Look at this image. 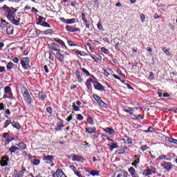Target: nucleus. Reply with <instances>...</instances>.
I'll list each match as a JSON object with an SVG mask.
<instances>
[{
	"label": "nucleus",
	"instance_id": "nucleus-1",
	"mask_svg": "<svg viewBox=\"0 0 177 177\" xmlns=\"http://www.w3.org/2000/svg\"><path fill=\"white\" fill-rule=\"evenodd\" d=\"M3 9L5 10V12H7L6 17L9 20H12V19L15 18V12H13V10L10 9V8L8 7L6 5H4L3 6Z\"/></svg>",
	"mask_w": 177,
	"mask_h": 177
},
{
	"label": "nucleus",
	"instance_id": "nucleus-2",
	"mask_svg": "<svg viewBox=\"0 0 177 177\" xmlns=\"http://www.w3.org/2000/svg\"><path fill=\"white\" fill-rule=\"evenodd\" d=\"M160 167L167 172H169L174 168V165L169 162L163 161L160 163Z\"/></svg>",
	"mask_w": 177,
	"mask_h": 177
},
{
	"label": "nucleus",
	"instance_id": "nucleus-3",
	"mask_svg": "<svg viewBox=\"0 0 177 177\" xmlns=\"http://www.w3.org/2000/svg\"><path fill=\"white\" fill-rule=\"evenodd\" d=\"M21 64L24 70L30 68V59L28 57H24L21 60Z\"/></svg>",
	"mask_w": 177,
	"mask_h": 177
},
{
	"label": "nucleus",
	"instance_id": "nucleus-4",
	"mask_svg": "<svg viewBox=\"0 0 177 177\" xmlns=\"http://www.w3.org/2000/svg\"><path fill=\"white\" fill-rule=\"evenodd\" d=\"M93 84L95 89H96L97 91H99L100 92H105L106 91L103 85H102V84L99 83V82L93 80Z\"/></svg>",
	"mask_w": 177,
	"mask_h": 177
},
{
	"label": "nucleus",
	"instance_id": "nucleus-5",
	"mask_svg": "<svg viewBox=\"0 0 177 177\" xmlns=\"http://www.w3.org/2000/svg\"><path fill=\"white\" fill-rule=\"evenodd\" d=\"M24 99L28 104H31L32 102V98H31V96L30 95V93H28V91L25 90V91L23 93Z\"/></svg>",
	"mask_w": 177,
	"mask_h": 177
},
{
	"label": "nucleus",
	"instance_id": "nucleus-6",
	"mask_svg": "<svg viewBox=\"0 0 177 177\" xmlns=\"http://www.w3.org/2000/svg\"><path fill=\"white\" fill-rule=\"evenodd\" d=\"M27 172L26 168H22L21 171L14 170L13 177H24V174Z\"/></svg>",
	"mask_w": 177,
	"mask_h": 177
},
{
	"label": "nucleus",
	"instance_id": "nucleus-7",
	"mask_svg": "<svg viewBox=\"0 0 177 177\" xmlns=\"http://www.w3.org/2000/svg\"><path fill=\"white\" fill-rule=\"evenodd\" d=\"M48 49L54 52H60V46L57 43H52L48 45Z\"/></svg>",
	"mask_w": 177,
	"mask_h": 177
},
{
	"label": "nucleus",
	"instance_id": "nucleus-8",
	"mask_svg": "<svg viewBox=\"0 0 177 177\" xmlns=\"http://www.w3.org/2000/svg\"><path fill=\"white\" fill-rule=\"evenodd\" d=\"M69 158H71L72 161H77L78 162H84V158H82V156H81L71 154L69 156Z\"/></svg>",
	"mask_w": 177,
	"mask_h": 177
},
{
	"label": "nucleus",
	"instance_id": "nucleus-9",
	"mask_svg": "<svg viewBox=\"0 0 177 177\" xmlns=\"http://www.w3.org/2000/svg\"><path fill=\"white\" fill-rule=\"evenodd\" d=\"M153 174H156V169L152 167L151 169L148 168L146 170H144L142 175H144V176L149 177L150 175H153Z\"/></svg>",
	"mask_w": 177,
	"mask_h": 177
},
{
	"label": "nucleus",
	"instance_id": "nucleus-10",
	"mask_svg": "<svg viewBox=\"0 0 177 177\" xmlns=\"http://www.w3.org/2000/svg\"><path fill=\"white\" fill-rule=\"evenodd\" d=\"M103 131L106 133H109V136H112L113 135H114V133H115V131L111 127H106L105 129H103Z\"/></svg>",
	"mask_w": 177,
	"mask_h": 177
},
{
	"label": "nucleus",
	"instance_id": "nucleus-11",
	"mask_svg": "<svg viewBox=\"0 0 177 177\" xmlns=\"http://www.w3.org/2000/svg\"><path fill=\"white\" fill-rule=\"evenodd\" d=\"M8 161L9 157L3 156V158H1V160H0V165H1V167H6L8 165Z\"/></svg>",
	"mask_w": 177,
	"mask_h": 177
},
{
	"label": "nucleus",
	"instance_id": "nucleus-12",
	"mask_svg": "<svg viewBox=\"0 0 177 177\" xmlns=\"http://www.w3.org/2000/svg\"><path fill=\"white\" fill-rule=\"evenodd\" d=\"M65 28H66V30L68 31L69 32H77L78 31H81V29L78 28H75L74 27H71L68 25L66 26Z\"/></svg>",
	"mask_w": 177,
	"mask_h": 177
},
{
	"label": "nucleus",
	"instance_id": "nucleus-13",
	"mask_svg": "<svg viewBox=\"0 0 177 177\" xmlns=\"http://www.w3.org/2000/svg\"><path fill=\"white\" fill-rule=\"evenodd\" d=\"M30 161L32 165H39V164L41 163V160L39 159H37V157L35 156H31Z\"/></svg>",
	"mask_w": 177,
	"mask_h": 177
},
{
	"label": "nucleus",
	"instance_id": "nucleus-14",
	"mask_svg": "<svg viewBox=\"0 0 177 177\" xmlns=\"http://www.w3.org/2000/svg\"><path fill=\"white\" fill-rule=\"evenodd\" d=\"M44 161H47V164H50L53 161V156H45L43 157Z\"/></svg>",
	"mask_w": 177,
	"mask_h": 177
},
{
	"label": "nucleus",
	"instance_id": "nucleus-15",
	"mask_svg": "<svg viewBox=\"0 0 177 177\" xmlns=\"http://www.w3.org/2000/svg\"><path fill=\"white\" fill-rule=\"evenodd\" d=\"M92 83L93 84V80H92V79L86 80V85L89 91H92Z\"/></svg>",
	"mask_w": 177,
	"mask_h": 177
},
{
	"label": "nucleus",
	"instance_id": "nucleus-16",
	"mask_svg": "<svg viewBox=\"0 0 177 177\" xmlns=\"http://www.w3.org/2000/svg\"><path fill=\"white\" fill-rule=\"evenodd\" d=\"M95 132H96V127H95L86 128V133H95Z\"/></svg>",
	"mask_w": 177,
	"mask_h": 177
},
{
	"label": "nucleus",
	"instance_id": "nucleus-17",
	"mask_svg": "<svg viewBox=\"0 0 177 177\" xmlns=\"http://www.w3.org/2000/svg\"><path fill=\"white\" fill-rule=\"evenodd\" d=\"M108 146L109 147V149L111 150V151H113L114 149H118V145L115 142H112L111 144H108Z\"/></svg>",
	"mask_w": 177,
	"mask_h": 177
},
{
	"label": "nucleus",
	"instance_id": "nucleus-18",
	"mask_svg": "<svg viewBox=\"0 0 177 177\" xmlns=\"http://www.w3.org/2000/svg\"><path fill=\"white\" fill-rule=\"evenodd\" d=\"M75 74V77L77 80V82H82V78L81 77V73H80V71H76Z\"/></svg>",
	"mask_w": 177,
	"mask_h": 177
},
{
	"label": "nucleus",
	"instance_id": "nucleus-19",
	"mask_svg": "<svg viewBox=\"0 0 177 177\" xmlns=\"http://www.w3.org/2000/svg\"><path fill=\"white\" fill-rule=\"evenodd\" d=\"M116 177H128V172L127 171H118Z\"/></svg>",
	"mask_w": 177,
	"mask_h": 177
},
{
	"label": "nucleus",
	"instance_id": "nucleus-20",
	"mask_svg": "<svg viewBox=\"0 0 177 177\" xmlns=\"http://www.w3.org/2000/svg\"><path fill=\"white\" fill-rule=\"evenodd\" d=\"M167 155H160L158 156V160H166V161H171V158H167Z\"/></svg>",
	"mask_w": 177,
	"mask_h": 177
},
{
	"label": "nucleus",
	"instance_id": "nucleus-21",
	"mask_svg": "<svg viewBox=\"0 0 177 177\" xmlns=\"http://www.w3.org/2000/svg\"><path fill=\"white\" fill-rule=\"evenodd\" d=\"M8 26H9V23L6 22L5 19H1V22L0 23V27L1 28H6V27H7Z\"/></svg>",
	"mask_w": 177,
	"mask_h": 177
},
{
	"label": "nucleus",
	"instance_id": "nucleus-22",
	"mask_svg": "<svg viewBox=\"0 0 177 177\" xmlns=\"http://www.w3.org/2000/svg\"><path fill=\"white\" fill-rule=\"evenodd\" d=\"M56 56L58 57L59 62H64V55H62L59 51L57 52Z\"/></svg>",
	"mask_w": 177,
	"mask_h": 177
},
{
	"label": "nucleus",
	"instance_id": "nucleus-23",
	"mask_svg": "<svg viewBox=\"0 0 177 177\" xmlns=\"http://www.w3.org/2000/svg\"><path fill=\"white\" fill-rule=\"evenodd\" d=\"M55 42H58L60 45L62 46H64L66 48V44H64V41L57 37L53 39Z\"/></svg>",
	"mask_w": 177,
	"mask_h": 177
},
{
	"label": "nucleus",
	"instance_id": "nucleus-24",
	"mask_svg": "<svg viewBox=\"0 0 177 177\" xmlns=\"http://www.w3.org/2000/svg\"><path fill=\"white\" fill-rule=\"evenodd\" d=\"M129 172L131 175V176H135L136 175H138V174H136V170L133 167L129 168Z\"/></svg>",
	"mask_w": 177,
	"mask_h": 177
},
{
	"label": "nucleus",
	"instance_id": "nucleus-25",
	"mask_svg": "<svg viewBox=\"0 0 177 177\" xmlns=\"http://www.w3.org/2000/svg\"><path fill=\"white\" fill-rule=\"evenodd\" d=\"M17 146L21 150H26L27 149V145L24 142H19L17 144Z\"/></svg>",
	"mask_w": 177,
	"mask_h": 177
},
{
	"label": "nucleus",
	"instance_id": "nucleus-26",
	"mask_svg": "<svg viewBox=\"0 0 177 177\" xmlns=\"http://www.w3.org/2000/svg\"><path fill=\"white\" fill-rule=\"evenodd\" d=\"M3 137L4 138V139H6L8 145H9V143H10V142H12V140H13V139L10 140V139L8 138H9V133H4L3 135Z\"/></svg>",
	"mask_w": 177,
	"mask_h": 177
},
{
	"label": "nucleus",
	"instance_id": "nucleus-27",
	"mask_svg": "<svg viewBox=\"0 0 177 177\" xmlns=\"http://www.w3.org/2000/svg\"><path fill=\"white\" fill-rule=\"evenodd\" d=\"M19 147H16V146H12L10 149H9V151H10L11 153H16L17 151V150H19Z\"/></svg>",
	"mask_w": 177,
	"mask_h": 177
},
{
	"label": "nucleus",
	"instance_id": "nucleus-28",
	"mask_svg": "<svg viewBox=\"0 0 177 177\" xmlns=\"http://www.w3.org/2000/svg\"><path fill=\"white\" fill-rule=\"evenodd\" d=\"M6 32L8 35H12L13 34V27L9 26L6 29Z\"/></svg>",
	"mask_w": 177,
	"mask_h": 177
},
{
	"label": "nucleus",
	"instance_id": "nucleus-29",
	"mask_svg": "<svg viewBox=\"0 0 177 177\" xmlns=\"http://www.w3.org/2000/svg\"><path fill=\"white\" fill-rule=\"evenodd\" d=\"M12 23L15 24V26H19L20 24V18H18L17 19H15V17L12 19H10Z\"/></svg>",
	"mask_w": 177,
	"mask_h": 177
},
{
	"label": "nucleus",
	"instance_id": "nucleus-30",
	"mask_svg": "<svg viewBox=\"0 0 177 177\" xmlns=\"http://www.w3.org/2000/svg\"><path fill=\"white\" fill-rule=\"evenodd\" d=\"M39 97L41 99V100H44V99L46 98V94L44 92L39 93Z\"/></svg>",
	"mask_w": 177,
	"mask_h": 177
},
{
	"label": "nucleus",
	"instance_id": "nucleus-31",
	"mask_svg": "<svg viewBox=\"0 0 177 177\" xmlns=\"http://www.w3.org/2000/svg\"><path fill=\"white\" fill-rule=\"evenodd\" d=\"M90 175H92V176H99V171L92 170L90 171Z\"/></svg>",
	"mask_w": 177,
	"mask_h": 177
},
{
	"label": "nucleus",
	"instance_id": "nucleus-32",
	"mask_svg": "<svg viewBox=\"0 0 177 177\" xmlns=\"http://www.w3.org/2000/svg\"><path fill=\"white\" fill-rule=\"evenodd\" d=\"M76 22L75 19L73 18L71 19H66V24H74Z\"/></svg>",
	"mask_w": 177,
	"mask_h": 177
},
{
	"label": "nucleus",
	"instance_id": "nucleus-33",
	"mask_svg": "<svg viewBox=\"0 0 177 177\" xmlns=\"http://www.w3.org/2000/svg\"><path fill=\"white\" fill-rule=\"evenodd\" d=\"M63 174H64L63 171H62V169H57L55 172V175L57 177L62 176Z\"/></svg>",
	"mask_w": 177,
	"mask_h": 177
},
{
	"label": "nucleus",
	"instance_id": "nucleus-34",
	"mask_svg": "<svg viewBox=\"0 0 177 177\" xmlns=\"http://www.w3.org/2000/svg\"><path fill=\"white\" fill-rule=\"evenodd\" d=\"M86 124H90V125H94L95 123H93V119L92 118L88 117L87 118V122H86Z\"/></svg>",
	"mask_w": 177,
	"mask_h": 177
},
{
	"label": "nucleus",
	"instance_id": "nucleus-35",
	"mask_svg": "<svg viewBox=\"0 0 177 177\" xmlns=\"http://www.w3.org/2000/svg\"><path fill=\"white\" fill-rule=\"evenodd\" d=\"M82 73H84V74H85V75H86V77H89V75H91V73H89V71H88V70L85 69V68H81Z\"/></svg>",
	"mask_w": 177,
	"mask_h": 177
},
{
	"label": "nucleus",
	"instance_id": "nucleus-36",
	"mask_svg": "<svg viewBox=\"0 0 177 177\" xmlns=\"http://www.w3.org/2000/svg\"><path fill=\"white\" fill-rule=\"evenodd\" d=\"M7 70H12V68H13V67H15V64L10 62L8 64H7Z\"/></svg>",
	"mask_w": 177,
	"mask_h": 177
},
{
	"label": "nucleus",
	"instance_id": "nucleus-37",
	"mask_svg": "<svg viewBox=\"0 0 177 177\" xmlns=\"http://www.w3.org/2000/svg\"><path fill=\"white\" fill-rule=\"evenodd\" d=\"M12 125L14 128H16L17 129H20V128H21V126H20V124L17 122H12Z\"/></svg>",
	"mask_w": 177,
	"mask_h": 177
},
{
	"label": "nucleus",
	"instance_id": "nucleus-38",
	"mask_svg": "<svg viewBox=\"0 0 177 177\" xmlns=\"http://www.w3.org/2000/svg\"><path fill=\"white\" fill-rule=\"evenodd\" d=\"M97 103L100 107H106V106H107V104H105V102H104L103 100H102L98 101Z\"/></svg>",
	"mask_w": 177,
	"mask_h": 177
},
{
	"label": "nucleus",
	"instance_id": "nucleus-39",
	"mask_svg": "<svg viewBox=\"0 0 177 177\" xmlns=\"http://www.w3.org/2000/svg\"><path fill=\"white\" fill-rule=\"evenodd\" d=\"M11 124H12L11 120H6L5 124H4V128H8V127H9V125H10Z\"/></svg>",
	"mask_w": 177,
	"mask_h": 177
},
{
	"label": "nucleus",
	"instance_id": "nucleus-40",
	"mask_svg": "<svg viewBox=\"0 0 177 177\" xmlns=\"http://www.w3.org/2000/svg\"><path fill=\"white\" fill-rule=\"evenodd\" d=\"M93 98L95 100H96L97 103L100 101L102 100V97H100L97 94H93Z\"/></svg>",
	"mask_w": 177,
	"mask_h": 177
},
{
	"label": "nucleus",
	"instance_id": "nucleus-41",
	"mask_svg": "<svg viewBox=\"0 0 177 177\" xmlns=\"http://www.w3.org/2000/svg\"><path fill=\"white\" fill-rule=\"evenodd\" d=\"M40 26H41L42 27H46L47 28H50V25L47 22H43L40 24Z\"/></svg>",
	"mask_w": 177,
	"mask_h": 177
},
{
	"label": "nucleus",
	"instance_id": "nucleus-42",
	"mask_svg": "<svg viewBox=\"0 0 177 177\" xmlns=\"http://www.w3.org/2000/svg\"><path fill=\"white\" fill-rule=\"evenodd\" d=\"M168 142H169L170 143H174V145H177V140L176 139H174V138H168Z\"/></svg>",
	"mask_w": 177,
	"mask_h": 177
},
{
	"label": "nucleus",
	"instance_id": "nucleus-43",
	"mask_svg": "<svg viewBox=\"0 0 177 177\" xmlns=\"http://www.w3.org/2000/svg\"><path fill=\"white\" fill-rule=\"evenodd\" d=\"M101 52H102V53H104V55H108L109 54V50H107L104 47L101 48Z\"/></svg>",
	"mask_w": 177,
	"mask_h": 177
},
{
	"label": "nucleus",
	"instance_id": "nucleus-44",
	"mask_svg": "<svg viewBox=\"0 0 177 177\" xmlns=\"http://www.w3.org/2000/svg\"><path fill=\"white\" fill-rule=\"evenodd\" d=\"M72 107L75 111H80V107H78L75 102L73 103Z\"/></svg>",
	"mask_w": 177,
	"mask_h": 177
},
{
	"label": "nucleus",
	"instance_id": "nucleus-45",
	"mask_svg": "<svg viewBox=\"0 0 177 177\" xmlns=\"http://www.w3.org/2000/svg\"><path fill=\"white\" fill-rule=\"evenodd\" d=\"M4 91H5V93H10L11 92L10 87L9 86H6L4 88Z\"/></svg>",
	"mask_w": 177,
	"mask_h": 177
},
{
	"label": "nucleus",
	"instance_id": "nucleus-46",
	"mask_svg": "<svg viewBox=\"0 0 177 177\" xmlns=\"http://www.w3.org/2000/svg\"><path fill=\"white\" fill-rule=\"evenodd\" d=\"M162 49L163 52H165V55H167V56H169L171 55V53H169V50H167L166 48H162Z\"/></svg>",
	"mask_w": 177,
	"mask_h": 177
},
{
	"label": "nucleus",
	"instance_id": "nucleus-47",
	"mask_svg": "<svg viewBox=\"0 0 177 177\" xmlns=\"http://www.w3.org/2000/svg\"><path fill=\"white\" fill-rule=\"evenodd\" d=\"M97 28L100 29V31H104V29L103 28V26H102V24L100 22H99L97 24Z\"/></svg>",
	"mask_w": 177,
	"mask_h": 177
},
{
	"label": "nucleus",
	"instance_id": "nucleus-48",
	"mask_svg": "<svg viewBox=\"0 0 177 177\" xmlns=\"http://www.w3.org/2000/svg\"><path fill=\"white\" fill-rule=\"evenodd\" d=\"M52 53H53V51H50L49 52V57H48V59L52 60V62H55V57H53V55H52Z\"/></svg>",
	"mask_w": 177,
	"mask_h": 177
},
{
	"label": "nucleus",
	"instance_id": "nucleus-49",
	"mask_svg": "<svg viewBox=\"0 0 177 177\" xmlns=\"http://www.w3.org/2000/svg\"><path fill=\"white\" fill-rule=\"evenodd\" d=\"M48 34H53V30L52 29H48L44 31V35H48Z\"/></svg>",
	"mask_w": 177,
	"mask_h": 177
},
{
	"label": "nucleus",
	"instance_id": "nucleus-50",
	"mask_svg": "<svg viewBox=\"0 0 177 177\" xmlns=\"http://www.w3.org/2000/svg\"><path fill=\"white\" fill-rule=\"evenodd\" d=\"M82 20H83L84 23H88V19H86V17H85V14H82Z\"/></svg>",
	"mask_w": 177,
	"mask_h": 177
},
{
	"label": "nucleus",
	"instance_id": "nucleus-51",
	"mask_svg": "<svg viewBox=\"0 0 177 177\" xmlns=\"http://www.w3.org/2000/svg\"><path fill=\"white\" fill-rule=\"evenodd\" d=\"M67 43L69 45V46H77V45L72 41L67 40Z\"/></svg>",
	"mask_w": 177,
	"mask_h": 177
},
{
	"label": "nucleus",
	"instance_id": "nucleus-52",
	"mask_svg": "<svg viewBox=\"0 0 177 177\" xmlns=\"http://www.w3.org/2000/svg\"><path fill=\"white\" fill-rule=\"evenodd\" d=\"M123 111H125V113H129L131 115H132V114H133V109H124Z\"/></svg>",
	"mask_w": 177,
	"mask_h": 177
},
{
	"label": "nucleus",
	"instance_id": "nucleus-53",
	"mask_svg": "<svg viewBox=\"0 0 177 177\" xmlns=\"http://www.w3.org/2000/svg\"><path fill=\"white\" fill-rule=\"evenodd\" d=\"M140 20L142 23H145V19H146V17H145V15L140 14Z\"/></svg>",
	"mask_w": 177,
	"mask_h": 177
},
{
	"label": "nucleus",
	"instance_id": "nucleus-54",
	"mask_svg": "<svg viewBox=\"0 0 177 177\" xmlns=\"http://www.w3.org/2000/svg\"><path fill=\"white\" fill-rule=\"evenodd\" d=\"M73 114H74V112H72V113L66 119V121L68 122H70V121H71V120H73Z\"/></svg>",
	"mask_w": 177,
	"mask_h": 177
},
{
	"label": "nucleus",
	"instance_id": "nucleus-55",
	"mask_svg": "<svg viewBox=\"0 0 177 177\" xmlns=\"http://www.w3.org/2000/svg\"><path fill=\"white\" fill-rule=\"evenodd\" d=\"M102 74H104L106 77L110 75V73L106 69H102Z\"/></svg>",
	"mask_w": 177,
	"mask_h": 177
},
{
	"label": "nucleus",
	"instance_id": "nucleus-56",
	"mask_svg": "<svg viewBox=\"0 0 177 177\" xmlns=\"http://www.w3.org/2000/svg\"><path fill=\"white\" fill-rule=\"evenodd\" d=\"M46 111L47 113H48V114H52V111H53L52 107L48 106L46 108Z\"/></svg>",
	"mask_w": 177,
	"mask_h": 177
},
{
	"label": "nucleus",
	"instance_id": "nucleus-57",
	"mask_svg": "<svg viewBox=\"0 0 177 177\" xmlns=\"http://www.w3.org/2000/svg\"><path fill=\"white\" fill-rule=\"evenodd\" d=\"M149 149V147H147V145H142L141 147V150L142 151H145V150Z\"/></svg>",
	"mask_w": 177,
	"mask_h": 177
},
{
	"label": "nucleus",
	"instance_id": "nucleus-58",
	"mask_svg": "<svg viewBox=\"0 0 177 177\" xmlns=\"http://www.w3.org/2000/svg\"><path fill=\"white\" fill-rule=\"evenodd\" d=\"M77 120L79 121H82V120H84V116H82L81 114H77Z\"/></svg>",
	"mask_w": 177,
	"mask_h": 177
},
{
	"label": "nucleus",
	"instance_id": "nucleus-59",
	"mask_svg": "<svg viewBox=\"0 0 177 177\" xmlns=\"http://www.w3.org/2000/svg\"><path fill=\"white\" fill-rule=\"evenodd\" d=\"M74 173L77 175V176L78 177H85V176H83L82 174H81V173H80V171H75Z\"/></svg>",
	"mask_w": 177,
	"mask_h": 177
},
{
	"label": "nucleus",
	"instance_id": "nucleus-60",
	"mask_svg": "<svg viewBox=\"0 0 177 177\" xmlns=\"http://www.w3.org/2000/svg\"><path fill=\"white\" fill-rule=\"evenodd\" d=\"M5 72H6V69L5 68V66H0V73H5Z\"/></svg>",
	"mask_w": 177,
	"mask_h": 177
},
{
	"label": "nucleus",
	"instance_id": "nucleus-61",
	"mask_svg": "<svg viewBox=\"0 0 177 177\" xmlns=\"http://www.w3.org/2000/svg\"><path fill=\"white\" fill-rule=\"evenodd\" d=\"M149 80H153L154 78V73L153 72L149 73Z\"/></svg>",
	"mask_w": 177,
	"mask_h": 177
},
{
	"label": "nucleus",
	"instance_id": "nucleus-62",
	"mask_svg": "<svg viewBox=\"0 0 177 177\" xmlns=\"http://www.w3.org/2000/svg\"><path fill=\"white\" fill-rule=\"evenodd\" d=\"M12 62H13L14 63H16L17 64H19V58L15 57V58L12 59Z\"/></svg>",
	"mask_w": 177,
	"mask_h": 177
},
{
	"label": "nucleus",
	"instance_id": "nucleus-63",
	"mask_svg": "<svg viewBox=\"0 0 177 177\" xmlns=\"http://www.w3.org/2000/svg\"><path fill=\"white\" fill-rule=\"evenodd\" d=\"M136 120H143V116L142 115H138L136 117Z\"/></svg>",
	"mask_w": 177,
	"mask_h": 177
},
{
	"label": "nucleus",
	"instance_id": "nucleus-64",
	"mask_svg": "<svg viewBox=\"0 0 177 177\" xmlns=\"http://www.w3.org/2000/svg\"><path fill=\"white\" fill-rule=\"evenodd\" d=\"M44 68L45 73H49V69H48V66L46 65L44 66Z\"/></svg>",
	"mask_w": 177,
	"mask_h": 177
}]
</instances>
